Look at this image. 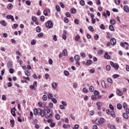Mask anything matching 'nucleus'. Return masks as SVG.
Returning a JSON list of instances; mask_svg holds the SVG:
<instances>
[{"instance_id": "nucleus-1", "label": "nucleus", "mask_w": 129, "mask_h": 129, "mask_svg": "<svg viewBox=\"0 0 129 129\" xmlns=\"http://www.w3.org/2000/svg\"><path fill=\"white\" fill-rule=\"evenodd\" d=\"M33 112H34V115H40L41 116H42V117H44V115H45V111H44V110L43 109H41L40 108H35L33 110Z\"/></svg>"}, {"instance_id": "nucleus-2", "label": "nucleus", "mask_w": 129, "mask_h": 129, "mask_svg": "<svg viewBox=\"0 0 129 129\" xmlns=\"http://www.w3.org/2000/svg\"><path fill=\"white\" fill-rule=\"evenodd\" d=\"M110 64L111 67L114 68L115 70H118V68H119V65H118V63H114V62H113V61H110Z\"/></svg>"}, {"instance_id": "nucleus-3", "label": "nucleus", "mask_w": 129, "mask_h": 129, "mask_svg": "<svg viewBox=\"0 0 129 129\" xmlns=\"http://www.w3.org/2000/svg\"><path fill=\"white\" fill-rule=\"evenodd\" d=\"M45 26L46 28H48V29H51L53 27V23H52V21H48L45 23Z\"/></svg>"}, {"instance_id": "nucleus-4", "label": "nucleus", "mask_w": 129, "mask_h": 129, "mask_svg": "<svg viewBox=\"0 0 129 129\" xmlns=\"http://www.w3.org/2000/svg\"><path fill=\"white\" fill-rule=\"evenodd\" d=\"M110 43H111V45H112L113 46H114V45H116V40H115V38H112L110 40Z\"/></svg>"}, {"instance_id": "nucleus-5", "label": "nucleus", "mask_w": 129, "mask_h": 129, "mask_svg": "<svg viewBox=\"0 0 129 129\" xmlns=\"http://www.w3.org/2000/svg\"><path fill=\"white\" fill-rule=\"evenodd\" d=\"M116 93L117 95H118L119 96H122V95H123V93L119 89L116 90Z\"/></svg>"}, {"instance_id": "nucleus-6", "label": "nucleus", "mask_w": 129, "mask_h": 129, "mask_svg": "<svg viewBox=\"0 0 129 129\" xmlns=\"http://www.w3.org/2000/svg\"><path fill=\"white\" fill-rule=\"evenodd\" d=\"M123 10L124 11V12H125L126 13H129V8L128 6L125 5L123 7Z\"/></svg>"}, {"instance_id": "nucleus-7", "label": "nucleus", "mask_w": 129, "mask_h": 129, "mask_svg": "<svg viewBox=\"0 0 129 129\" xmlns=\"http://www.w3.org/2000/svg\"><path fill=\"white\" fill-rule=\"evenodd\" d=\"M0 24H1L2 26H4V27H7V22H6L5 20H1Z\"/></svg>"}, {"instance_id": "nucleus-8", "label": "nucleus", "mask_w": 129, "mask_h": 129, "mask_svg": "<svg viewBox=\"0 0 129 129\" xmlns=\"http://www.w3.org/2000/svg\"><path fill=\"white\" fill-rule=\"evenodd\" d=\"M104 58H106V59H110V55H108V53L105 52V54L104 55Z\"/></svg>"}, {"instance_id": "nucleus-9", "label": "nucleus", "mask_w": 129, "mask_h": 129, "mask_svg": "<svg viewBox=\"0 0 129 129\" xmlns=\"http://www.w3.org/2000/svg\"><path fill=\"white\" fill-rule=\"evenodd\" d=\"M105 121V120L104 119V118H102V117H101L100 118V125H102V124L104 123Z\"/></svg>"}, {"instance_id": "nucleus-10", "label": "nucleus", "mask_w": 129, "mask_h": 129, "mask_svg": "<svg viewBox=\"0 0 129 129\" xmlns=\"http://www.w3.org/2000/svg\"><path fill=\"white\" fill-rule=\"evenodd\" d=\"M52 115H53L52 114H44V116H45V118H50L51 117Z\"/></svg>"}, {"instance_id": "nucleus-11", "label": "nucleus", "mask_w": 129, "mask_h": 129, "mask_svg": "<svg viewBox=\"0 0 129 129\" xmlns=\"http://www.w3.org/2000/svg\"><path fill=\"white\" fill-rule=\"evenodd\" d=\"M25 75H26V76L27 77H30L31 76V72H30V71H29V70H26L25 72Z\"/></svg>"}, {"instance_id": "nucleus-12", "label": "nucleus", "mask_w": 129, "mask_h": 129, "mask_svg": "<svg viewBox=\"0 0 129 129\" xmlns=\"http://www.w3.org/2000/svg\"><path fill=\"white\" fill-rule=\"evenodd\" d=\"M15 110L16 109L15 108L11 109V114L13 116H16V112H15Z\"/></svg>"}, {"instance_id": "nucleus-13", "label": "nucleus", "mask_w": 129, "mask_h": 129, "mask_svg": "<svg viewBox=\"0 0 129 129\" xmlns=\"http://www.w3.org/2000/svg\"><path fill=\"white\" fill-rule=\"evenodd\" d=\"M75 60L76 62L79 61V60H80V56H79V55H75Z\"/></svg>"}, {"instance_id": "nucleus-14", "label": "nucleus", "mask_w": 129, "mask_h": 129, "mask_svg": "<svg viewBox=\"0 0 129 129\" xmlns=\"http://www.w3.org/2000/svg\"><path fill=\"white\" fill-rule=\"evenodd\" d=\"M122 116L125 119H127L128 118V116L127 115V113H123L122 114Z\"/></svg>"}, {"instance_id": "nucleus-15", "label": "nucleus", "mask_w": 129, "mask_h": 129, "mask_svg": "<svg viewBox=\"0 0 129 129\" xmlns=\"http://www.w3.org/2000/svg\"><path fill=\"white\" fill-rule=\"evenodd\" d=\"M92 63V60L90 59H88L87 60L86 65L87 66H89Z\"/></svg>"}, {"instance_id": "nucleus-16", "label": "nucleus", "mask_w": 129, "mask_h": 129, "mask_svg": "<svg viewBox=\"0 0 129 129\" xmlns=\"http://www.w3.org/2000/svg\"><path fill=\"white\" fill-rule=\"evenodd\" d=\"M52 87L53 89H56V88H57V83L55 82L52 83Z\"/></svg>"}, {"instance_id": "nucleus-17", "label": "nucleus", "mask_w": 129, "mask_h": 129, "mask_svg": "<svg viewBox=\"0 0 129 129\" xmlns=\"http://www.w3.org/2000/svg\"><path fill=\"white\" fill-rule=\"evenodd\" d=\"M101 84H102V87H103L104 89H105V88H106V87H107L106 84L105 83V82L103 81V82L101 83Z\"/></svg>"}, {"instance_id": "nucleus-18", "label": "nucleus", "mask_w": 129, "mask_h": 129, "mask_svg": "<svg viewBox=\"0 0 129 129\" xmlns=\"http://www.w3.org/2000/svg\"><path fill=\"white\" fill-rule=\"evenodd\" d=\"M47 97L48 99H52V98H53V94H52L51 93H49L47 95Z\"/></svg>"}, {"instance_id": "nucleus-19", "label": "nucleus", "mask_w": 129, "mask_h": 129, "mask_svg": "<svg viewBox=\"0 0 129 129\" xmlns=\"http://www.w3.org/2000/svg\"><path fill=\"white\" fill-rule=\"evenodd\" d=\"M8 68H9V69L13 67V63H12V62H11V61H9L8 62Z\"/></svg>"}, {"instance_id": "nucleus-20", "label": "nucleus", "mask_w": 129, "mask_h": 129, "mask_svg": "<svg viewBox=\"0 0 129 129\" xmlns=\"http://www.w3.org/2000/svg\"><path fill=\"white\" fill-rule=\"evenodd\" d=\"M95 123L96 124H97V125H100V120L98 119H96L95 121Z\"/></svg>"}, {"instance_id": "nucleus-21", "label": "nucleus", "mask_w": 129, "mask_h": 129, "mask_svg": "<svg viewBox=\"0 0 129 129\" xmlns=\"http://www.w3.org/2000/svg\"><path fill=\"white\" fill-rule=\"evenodd\" d=\"M36 31L37 32V33H40V32H41V27H40V26H37L36 28Z\"/></svg>"}, {"instance_id": "nucleus-22", "label": "nucleus", "mask_w": 129, "mask_h": 129, "mask_svg": "<svg viewBox=\"0 0 129 129\" xmlns=\"http://www.w3.org/2000/svg\"><path fill=\"white\" fill-rule=\"evenodd\" d=\"M110 114L112 116V117H115V113H114V111L112 110L110 112Z\"/></svg>"}, {"instance_id": "nucleus-23", "label": "nucleus", "mask_w": 129, "mask_h": 129, "mask_svg": "<svg viewBox=\"0 0 129 129\" xmlns=\"http://www.w3.org/2000/svg\"><path fill=\"white\" fill-rule=\"evenodd\" d=\"M110 23L111 25H114V24H115V20L113 19H111L110 21Z\"/></svg>"}, {"instance_id": "nucleus-24", "label": "nucleus", "mask_w": 129, "mask_h": 129, "mask_svg": "<svg viewBox=\"0 0 129 129\" xmlns=\"http://www.w3.org/2000/svg\"><path fill=\"white\" fill-rule=\"evenodd\" d=\"M117 108L118 109H121V108H122V105H121V104L120 103H118L117 105Z\"/></svg>"}, {"instance_id": "nucleus-25", "label": "nucleus", "mask_w": 129, "mask_h": 129, "mask_svg": "<svg viewBox=\"0 0 129 129\" xmlns=\"http://www.w3.org/2000/svg\"><path fill=\"white\" fill-rule=\"evenodd\" d=\"M62 126L64 128H70V125L64 124Z\"/></svg>"}, {"instance_id": "nucleus-26", "label": "nucleus", "mask_w": 129, "mask_h": 129, "mask_svg": "<svg viewBox=\"0 0 129 129\" xmlns=\"http://www.w3.org/2000/svg\"><path fill=\"white\" fill-rule=\"evenodd\" d=\"M118 77H119V75L114 74L112 76V78H113V79H115L116 78H118Z\"/></svg>"}, {"instance_id": "nucleus-27", "label": "nucleus", "mask_w": 129, "mask_h": 129, "mask_svg": "<svg viewBox=\"0 0 129 129\" xmlns=\"http://www.w3.org/2000/svg\"><path fill=\"white\" fill-rule=\"evenodd\" d=\"M80 4L81 6H85V2L84 0H81Z\"/></svg>"}, {"instance_id": "nucleus-28", "label": "nucleus", "mask_w": 129, "mask_h": 129, "mask_svg": "<svg viewBox=\"0 0 129 129\" xmlns=\"http://www.w3.org/2000/svg\"><path fill=\"white\" fill-rule=\"evenodd\" d=\"M89 90L90 92H93V91H94V88L93 87V86H90Z\"/></svg>"}, {"instance_id": "nucleus-29", "label": "nucleus", "mask_w": 129, "mask_h": 129, "mask_svg": "<svg viewBox=\"0 0 129 129\" xmlns=\"http://www.w3.org/2000/svg\"><path fill=\"white\" fill-rule=\"evenodd\" d=\"M40 21L41 22H44L45 21V16H41L40 18Z\"/></svg>"}, {"instance_id": "nucleus-30", "label": "nucleus", "mask_w": 129, "mask_h": 129, "mask_svg": "<svg viewBox=\"0 0 129 129\" xmlns=\"http://www.w3.org/2000/svg\"><path fill=\"white\" fill-rule=\"evenodd\" d=\"M62 54L63 55V56H67V50L64 49L62 51Z\"/></svg>"}, {"instance_id": "nucleus-31", "label": "nucleus", "mask_w": 129, "mask_h": 129, "mask_svg": "<svg viewBox=\"0 0 129 129\" xmlns=\"http://www.w3.org/2000/svg\"><path fill=\"white\" fill-rule=\"evenodd\" d=\"M29 87L32 90H36V88L35 87V86L33 85H31Z\"/></svg>"}, {"instance_id": "nucleus-32", "label": "nucleus", "mask_w": 129, "mask_h": 129, "mask_svg": "<svg viewBox=\"0 0 129 129\" xmlns=\"http://www.w3.org/2000/svg\"><path fill=\"white\" fill-rule=\"evenodd\" d=\"M72 14H76V9L73 8L71 10Z\"/></svg>"}, {"instance_id": "nucleus-33", "label": "nucleus", "mask_w": 129, "mask_h": 129, "mask_svg": "<svg viewBox=\"0 0 129 129\" xmlns=\"http://www.w3.org/2000/svg\"><path fill=\"white\" fill-rule=\"evenodd\" d=\"M55 116L56 119H57V120H59L60 118V115L59 114H56Z\"/></svg>"}, {"instance_id": "nucleus-34", "label": "nucleus", "mask_w": 129, "mask_h": 129, "mask_svg": "<svg viewBox=\"0 0 129 129\" xmlns=\"http://www.w3.org/2000/svg\"><path fill=\"white\" fill-rule=\"evenodd\" d=\"M37 43V42L36 41V40L35 39H33L31 42V45H36V43Z\"/></svg>"}, {"instance_id": "nucleus-35", "label": "nucleus", "mask_w": 129, "mask_h": 129, "mask_svg": "<svg viewBox=\"0 0 129 129\" xmlns=\"http://www.w3.org/2000/svg\"><path fill=\"white\" fill-rule=\"evenodd\" d=\"M75 40L76 41H79L80 40V36L79 35H77L75 38Z\"/></svg>"}, {"instance_id": "nucleus-36", "label": "nucleus", "mask_w": 129, "mask_h": 129, "mask_svg": "<svg viewBox=\"0 0 129 129\" xmlns=\"http://www.w3.org/2000/svg\"><path fill=\"white\" fill-rule=\"evenodd\" d=\"M56 10L57 12H60V11H61V9L60 8V6H59V5L56 6Z\"/></svg>"}, {"instance_id": "nucleus-37", "label": "nucleus", "mask_w": 129, "mask_h": 129, "mask_svg": "<svg viewBox=\"0 0 129 129\" xmlns=\"http://www.w3.org/2000/svg\"><path fill=\"white\" fill-rule=\"evenodd\" d=\"M10 123L12 124V127H14V125L15 124V120L12 119L10 120Z\"/></svg>"}, {"instance_id": "nucleus-38", "label": "nucleus", "mask_w": 129, "mask_h": 129, "mask_svg": "<svg viewBox=\"0 0 129 129\" xmlns=\"http://www.w3.org/2000/svg\"><path fill=\"white\" fill-rule=\"evenodd\" d=\"M8 10H12L13 9V5L10 4L8 6Z\"/></svg>"}, {"instance_id": "nucleus-39", "label": "nucleus", "mask_w": 129, "mask_h": 129, "mask_svg": "<svg viewBox=\"0 0 129 129\" xmlns=\"http://www.w3.org/2000/svg\"><path fill=\"white\" fill-rule=\"evenodd\" d=\"M55 125H56V124H55V123L54 122H52L49 124V126L50 127H55Z\"/></svg>"}, {"instance_id": "nucleus-40", "label": "nucleus", "mask_w": 129, "mask_h": 129, "mask_svg": "<svg viewBox=\"0 0 129 129\" xmlns=\"http://www.w3.org/2000/svg\"><path fill=\"white\" fill-rule=\"evenodd\" d=\"M109 29L110 31H114V27L112 25H110L109 26Z\"/></svg>"}, {"instance_id": "nucleus-41", "label": "nucleus", "mask_w": 129, "mask_h": 129, "mask_svg": "<svg viewBox=\"0 0 129 129\" xmlns=\"http://www.w3.org/2000/svg\"><path fill=\"white\" fill-rule=\"evenodd\" d=\"M42 99H43L44 101H46V100L48 99V97H47V95H44L42 97Z\"/></svg>"}, {"instance_id": "nucleus-42", "label": "nucleus", "mask_w": 129, "mask_h": 129, "mask_svg": "<svg viewBox=\"0 0 129 129\" xmlns=\"http://www.w3.org/2000/svg\"><path fill=\"white\" fill-rule=\"evenodd\" d=\"M63 73L66 76H69V72L68 71H64Z\"/></svg>"}, {"instance_id": "nucleus-43", "label": "nucleus", "mask_w": 129, "mask_h": 129, "mask_svg": "<svg viewBox=\"0 0 129 129\" xmlns=\"http://www.w3.org/2000/svg\"><path fill=\"white\" fill-rule=\"evenodd\" d=\"M94 94L95 96H97L98 95V94H99V92H98V91H97V90H95L94 91Z\"/></svg>"}, {"instance_id": "nucleus-44", "label": "nucleus", "mask_w": 129, "mask_h": 129, "mask_svg": "<svg viewBox=\"0 0 129 129\" xmlns=\"http://www.w3.org/2000/svg\"><path fill=\"white\" fill-rule=\"evenodd\" d=\"M43 14L44 15V16H48V10H44V12H43Z\"/></svg>"}, {"instance_id": "nucleus-45", "label": "nucleus", "mask_w": 129, "mask_h": 129, "mask_svg": "<svg viewBox=\"0 0 129 129\" xmlns=\"http://www.w3.org/2000/svg\"><path fill=\"white\" fill-rule=\"evenodd\" d=\"M43 36H44V33L41 32L38 34L37 37H38V38H41V37H43Z\"/></svg>"}, {"instance_id": "nucleus-46", "label": "nucleus", "mask_w": 129, "mask_h": 129, "mask_svg": "<svg viewBox=\"0 0 129 129\" xmlns=\"http://www.w3.org/2000/svg\"><path fill=\"white\" fill-rule=\"evenodd\" d=\"M110 69H111L110 66L107 65L106 66V70H107V71H110Z\"/></svg>"}, {"instance_id": "nucleus-47", "label": "nucleus", "mask_w": 129, "mask_h": 129, "mask_svg": "<svg viewBox=\"0 0 129 129\" xmlns=\"http://www.w3.org/2000/svg\"><path fill=\"white\" fill-rule=\"evenodd\" d=\"M123 107L124 109L127 108V104H126V103H123Z\"/></svg>"}, {"instance_id": "nucleus-48", "label": "nucleus", "mask_w": 129, "mask_h": 129, "mask_svg": "<svg viewBox=\"0 0 129 129\" xmlns=\"http://www.w3.org/2000/svg\"><path fill=\"white\" fill-rule=\"evenodd\" d=\"M88 29L89 30V31H91V32H93L94 31V30L93 29V27H92V26H90L88 27Z\"/></svg>"}, {"instance_id": "nucleus-49", "label": "nucleus", "mask_w": 129, "mask_h": 129, "mask_svg": "<svg viewBox=\"0 0 129 129\" xmlns=\"http://www.w3.org/2000/svg\"><path fill=\"white\" fill-rule=\"evenodd\" d=\"M100 29H101V30H105V27L104 26V25L103 24H101L100 26Z\"/></svg>"}, {"instance_id": "nucleus-50", "label": "nucleus", "mask_w": 129, "mask_h": 129, "mask_svg": "<svg viewBox=\"0 0 129 129\" xmlns=\"http://www.w3.org/2000/svg\"><path fill=\"white\" fill-rule=\"evenodd\" d=\"M46 112L47 114H52V111H51V110L50 109H48L46 110Z\"/></svg>"}, {"instance_id": "nucleus-51", "label": "nucleus", "mask_w": 129, "mask_h": 129, "mask_svg": "<svg viewBox=\"0 0 129 129\" xmlns=\"http://www.w3.org/2000/svg\"><path fill=\"white\" fill-rule=\"evenodd\" d=\"M32 20L33 21V22H36V21H37V17H35V16H33L32 17Z\"/></svg>"}, {"instance_id": "nucleus-52", "label": "nucleus", "mask_w": 129, "mask_h": 129, "mask_svg": "<svg viewBox=\"0 0 129 129\" xmlns=\"http://www.w3.org/2000/svg\"><path fill=\"white\" fill-rule=\"evenodd\" d=\"M83 92H84V93H87V92H88V90H87V89H86V88H84L83 89Z\"/></svg>"}, {"instance_id": "nucleus-53", "label": "nucleus", "mask_w": 129, "mask_h": 129, "mask_svg": "<svg viewBox=\"0 0 129 129\" xmlns=\"http://www.w3.org/2000/svg\"><path fill=\"white\" fill-rule=\"evenodd\" d=\"M115 1V4L118 5L119 4H120V0H114Z\"/></svg>"}, {"instance_id": "nucleus-54", "label": "nucleus", "mask_w": 129, "mask_h": 129, "mask_svg": "<svg viewBox=\"0 0 129 129\" xmlns=\"http://www.w3.org/2000/svg\"><path fill=\"white\" fill-rule=\"evenodd\" d=\"M107 38H108V39H110V38H111V34H110L109 32L107 34Z\"/></svg>"}, {"instance_id": "nucleus-55", "label": "nucleus", "mask_w": 129, "mask_h": 129, "mask_svg": "<svg viewBox=\"0 0 129 129\" xmlns=\"http://www.w3.org/2000/svg\"><path fill=\"white\" fill-rule=\"evenodd\" d=\"M9 72L11 74H13V73H14V72H15V70L14 69H12V68H10V69L9 70Z\"/></svg>"}, {"instance_id": "nucleus-56", "label": "nucleus", "mask_w": 129, "mask_h": 129, "mask_svg": "<svg viewBox=\"0 0 129 129\" xmlns=\"http://www.w3.org/2000/svg\"><path fill=\"white\" fill-rule=\"evenodd\" d=\"M64 23H69V19L67 17L64 18Z\"/></svg>"}, {"instance_id": "nucleus-57", "label": "nucleus", "mask_w": 129, "mask_h": 129, "mask_svg": "<svg viewBox=\"0 0 129 129\" xmlns=\"http://www.w3.org/2000/svg\"><path fill=\"white\" fill-rule=\"evenodd\" d=\"M74 23H76V25H79V21H78V19H75Z\"/></svg>"}, {"instance_id": "nucleus-58", "label": "nucleus", "mask_w": 129, "mask_h": 129, "mask_svg": "<svg viewBox=\"0 0 129 129\" xmlns=\"http://www.w3.org/2000/svg\"><path fill=\"white\" fill-rule=\"evenodd\" d=\"M103 53V51L102 50H99L98 51V55H101Z\"/></svg>"}, {"instance_id": "nucleus-59", "label": "nucleus", "mask_w": 129, "mask_h": 129, "mask_svg": "<svg viewBox=\"0 0 129 129\" xmlns=\"http://www.w3.org/2000/svg\"><path fill=\"white\" fill-rule=\"evenodd\" d=\"M26 4L27 6H31V1H26Z\"/></svg>"}, {"instance_id": "nucleus-60", "label": "nucleus", "mask_w": 129, "mask_h": 129, "mask_svg": "<svg viewBox=\"0 0 129 129\" xmlns=\"http://www.w3.org/2000/svg\"><path fill=\"white\" fill-rule=\"evenodd\" d=\"M51 101H52V102H53V103H56L57 102V100L54 98H52L51 99Z\"/></svg>"}, {"instance_id": "nucleus-61", "label": "nucleus", "mask_w": 129, "mask_h": 129, "mask_svg": "<svg viewBox=\"0 0 129 129\" xmlns=\"http://www.w3.org/2000/svg\"><path fill=\"white\" fill-rule=\"evenodd\" d=\"M23 79H25L26 80H28V81H30V77H23Z\"/></svg>"}, {"instance_id": "nucleus-62", "label": "nucleus", "mask_w": 129, "mask_h": 129, "mask_svg": "<svg viewBox=\"0 0 129 129\" xmlns=\"http://www.w3.org/2000/svg\"><path fill=\"white\" fill-rule=\"evenodd\" d=\"M91 98H92V100H96V96L92 95Z\"/></svg>"}, {"instance_id": "nucleus-63", "label": "nucleus", "mask_w": 129, "mask_h": 129, "mask_svg": "<svg viewBox=\"0 0 129 129\" xmlns=\"http://www.w3.org/2000/svg\"><path fill=\"white\" fill-rule=\"evenodd\" d=\"M107 81L108 82H109V83H112V80L110 78L107 79Z\"/></svg>"}, {"instance_id": "nucleus-64", "label": "nucleus", "mask_w": 129, "mask_h": 129, "mask_svg": "<svg viewBox=\"0 0 129 129\" xmlns=\"http://www.w3.org/2000/svg\"><path fill=\"white\" fill-rule=\"evenodd\" d=\"M78 127H79V125L78 124H76L74 126V127H73V129H78Z\"/></svg>"}]
</instances>
